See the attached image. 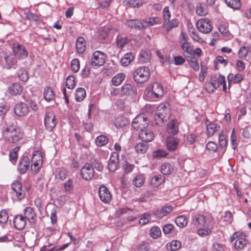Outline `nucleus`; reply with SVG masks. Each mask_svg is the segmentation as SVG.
Instances as JSON below:
<instances>
[{"mask_svg":"<svg viewBox=\"0 0 251 251\" xmlns=\"http://www.w3.org/2000/svg\"><path fill=\"white\" fill-rule=\"evenodd\" d=\"M30 164V159L27 156H21L18 165L19 172L22 174L25 173L29 167Z\"/></svg>","mask_w":251,"mask_h":251,"instance_id":"nucleus-18","label":"nucleus"},{"mask_svg":"<svg viewBox=\"0 0 251 251\" xmlns=\"http://www.w3.org/2000/svg\"><path fill=\"white\" fill-rule=\"evenodd\" d=\"M165 177L162 175L154 176L151 180V183L154 187H157L165 182Z\"/></svg>","mask_w":251,"mask_h":251,"instance_id":"nucleus-30","label":"nucleus"},{"mask_svg":"<svg viewBox=\"0 0 251 251\" xmlns=\"http://www.w3.org/2000/svg\"><path fill=\"white\" fill-rule=\"evenodd\" d=\"M76 101L79 102L82 101L86 97L85 90L81 87L78 88L75 93Z\"/></svg>","mask_w":251,"mask_h":251,"instance_id":"nucleus-43","label":"nucleus"},{"mask_svg":"<svg viewBox=\"0 0 251 251\" xmlns=\"http://www.w3.org/2000/svg\"><path fill=\"white\" fill-rule=\"evenodd\" d=\"M150 70L146 66L137 68L133 73L134 80L138 83H143L147 81L150 77Z\"/></svg>","mask_w":251,"mask_h":251,"instance_id":"nucleus-4","label":"nucleus"},{"mask_svg":"<svg viewBox=\"0 0 251 251\" xmlns=\"http://www.w3.org/2000/svg\"><path fill=\"white\" fill-rule=\"evenodd\" d=\"M145 182V177L143 175L139 174L136 175L132 180L133 184L137 187H140L143 185Z\"/></svg>","mask_w":251,"mask_h":251,"instance_id":"nucleus-39","label":"nucleus"},{"mask_svg":"<svg viewBox=\"0 0 251 251\" xmlns=\"http://www.w3.org/2000/svg\"><path fill=\"white\" fill-rule=\"evenodd\" d=\"M170 116V108L165 103H160L157 108L154 117L156 124L160 125L164 121H166Z\"/></svg>","mask_w":251,"mask_h":251,"instance_id":"nucleus-3","label":"nucleus"},{"mask_svg":"<svg viewBox=\"0 0 251 251\" xmlns=\"http://www.w3.org/2000/svg\"><path fill=\"white\" fill-rule=\"evenodd\" d=\"M173 208L172 206L166 204L161 209H156L152 211V214L156 218L161 219L171 213Z\"/></svg>","mask_w":251,"mask_h":251,"instance_id":"nucleus-17","label":"nucleus"},{"mask_svg":"<svg viewBox=\"0 0 251 251\" xmlns=\"http://www.w3.org/2000/svg\"><path fill=\"white\" fill-rule=\"evenodd\" d=\"M134 55L131 52L126 53L121 58L120 62L124 66H127L134 59Z\"/></svg>","mask_w":251,"mask_h":251,"instance_id":"nucleus-34","label":"nucleus"},{"mask_svg":"<svg viewBox=\"0 0 251 251\" xmlns=\"http://www.w3.org/2000/svg\"><path fill=\"white\" fill-rule=\"evenodd\" d=\"M13 54L19 59L25 58L28 55V52L25 47L19 44H13L12 48Z\"/></svg>","mask_w":251,"mask_h":251,"instance_id":"nucleus-11","label":"nucleus"},{"mask_svg":"<svg viewBox=\"0 0 251 251\" xmlns=\"http://www.w3.org/2000/svg\"><path fill=\"white\" fill-rule=\"evenodd\" d=\"M209 226L199 227L198 230V234L202 237L210 234L212 230L208 227Z\"/></svg>","mask_w":251,"mask_h":251,"instance_id":"nucleus-54","label":"nucleus"},{"mask_svg":"<svg viewBox=\"0 0 251 251\" xmlns=\"http://www.w3.org/2000/svg\"><path fill=\"white\" fill-rule=\"evenodd\" d=\"M99 196L100 200L104 202L108 203L111 200V195L108 189L103 185L100 186L99 189Z\"/></svg>","mask_w":251,"mask_h":251,"instance_id":"nucleus-15","label":"nucleus"},{"mask_svg":"<svg viewBox=\"0 0 251 251\" xmlns=\"http://www.w3.org/2000/svg\"><path fill=\"white\" fill-rule=\"evenodd\" d=\"M164 94V88L162 85L157 82L149 85L144 91L145 96L150 100L162 97Z\"/></svg>","mask_w":251,"mask_h":251,"instance_id":"nucleus-1","label":"nucleus"},{"mask_svg":"<svg viewBox=\"0 0 251 251\" xmlns=\"http://www.w3.org/2000/svg\"><path fill=\"white\" fill-rule=\"evenodd\" d=\"M67 173V172L65 169H60L55 175V178L56 179H59L61 180H63L66 178Z\"/></svg>","mask_w":251,"mask_h":251,"instance_id":"nucleus-62","label":"nucleus"},{"mask_svg":"<svg viewBox=\"0 0 251 251\" xmlns=\"http://www.w3.org/2000/svg\"><path fill=\"white\" fill-rule=\"evenodd\" d=\"M5 62V66L7 69L16 68L17 64V59L13 54L6 55L4 57Z\"/></svg>","mask_w":251,"mask_h":251,"instance_id":"nucleus-23","label":"nucleus"},{"mask_svg":"<svg viewBox=\"0 0 251 251\" xmlns=\"http://www.w3.org/2000/svg\"><path fill=\"white\" fill-rule=\"evenodd\" d=\"M190 59L188 60V63L194 71H198L200 68L199 64L197 58L194 56H190Z\"/></svg>","mask_w":251,"mask_h":251,"instance_id":"nucleus-55","label":"nucleus"},{"mask_svg":"<svg viewBox=\"0 0 251 251\" xmlns=\"http://www.w3.org/2000/svg\"><path fill=\"white\" fill-rule=\"evenodd\" d=\"M9 92L14 95H20L23 92V88L19 83H14L9 87Z\"/></svg>","mask_w":251,"mask_h":251,"instance_id":"nucleus-32","label":"nucleus"},{"mask_svg":"<svg viewBox=\"0 0 251 251\" xmlns=\"http://www.w3.org/2000/svg\"><path fill=\"white\" fill-rule=\"evenodd\" d=\"M163 16L164 20V25H165V23H169L170 20L171 14L169 11V8L168 6H165L163 10Z\"/></svg>","mask_w":251,"mask_h":251,"instance_id":"nucleus-58","label":"nucleus"},{"mask_svg":"<svg viewBox=\"0 0 251 251\" xmlns=\"http://www.w3.org/2000/svg\"><path fill=\"white\" fill-rule=\"evenodd\" d=\"M249 52V48L245 46H242L239 49L238 52V55L239 58L243 59L245 58Z\"/></svg>","mask_w":251,"mask_h":251,"instance_id":"nucleus-61","label":"nucleus"},{"mask_svg":"<svg viewBox=\"0 0 251 251\" xmlns=\"http://www.w3.org/2000/svg\"><path fill=\"white\" fill-rule=\"evenodd\" d=\"M243 79V76L240 74H237L234 75L233 74H229L227 76V80L229 84L232 81L234 83L240 82Z\"/></svg>","mask_w":251,"mask_h":251,"instance_id":"nucleus-36","label":"nucleus"},{"mask_svg":"<svg viewBox=\"0 0 251 251\" xmlns=\"http://www.w3.org/2000/svg\"><path fill=\"white\" fill-rule=\"evenodd\" d=\"M8 220L7 212L5 210H1L0 211V224H4L7 223Z\"/></svg>","mask_w":251,"mask_h":251,"instance_id":"nucleus-63","label":"nucleus"},{"mask_svg":"<svg viewBox=\"0 0 251 251\" xmlns=\"http://www.w3.org/2000/svg\"><path fill=\"white\" fill-rule=\"evenodd\" d=\"M196 13L199 16H204L207 14V11L204 9V7L202 6V4L199 3L196 9Z\"/></svg>","mask_w":251,"mask_h":251,"instance_id":"nucleus-64","label":"nucleus"},{"mask_svg":"<svg viewBox=\"0 0 251 251\" xmlns=\"http://www.w3.org/2000/svg\"><path fill=\"white\" fill-rule=\"evenodd\" d=\"M198 29L204 34L209 33L212 29V25L210 20L207 18H201L196 24Z\"/></svg>","mask_w":251,"mask_h":251,"instance_id":"nucleus-6","label":"nucleus"},{"mask_svg":"<svg viewBox=\"0 0 251 251\" xmlns=\"http://www.w3.org/2000/svg\"><path fill=\"white\" fill-rule=\"evenodd\" d=\"M181 47L186 57L191 56L192 53H194L193 46L188 42H183Z\"/></svg>","mask_w":251,"mask_h":251,"instance_id":"nucleus-27","label":"nucleus"},{"mask_svg":"<svg viewBox=\"0 0 251 251\" xmlns=\"http://www.w3.org/2000/svg\"><path fill=\"white\" fill-rule=\"evenodd\" d=\"M179 139L174 136L167 137L166 141V145L167 150L170 151L176 150L179 144Z\"/></svg>","mask_w":251,"mask_h":251,"instance_id":"nucleus-16","label":"nucleus"},{"mask_svg":"<svg viewBox=\"0 0 251 251\" xmlns=\"http://www.w3.org/2000/svg\"><path fill=\"white\" fill-rule=\"evenodd\" d=\"M225 77L221 75H214L211 77V82L213 84L215 87L217 89L222 85V83L225 81Z\"/></svg>","mask_w":251,"mask_h":251,"instance_id":"nucleus-28","label":"nucleus"},{"mask_svg":"<svg viewBox=\"0 0 251 251\" xmlns=\"http://www.w3.org/2000/svg\"><path fill=\"white\" fill-rule=\"evenodd\" d=\"M108 142V138L103 135H99L95 139L96 144L99 147L105 146L107 144Z\"/></svg>","mask_w":251,"mask_h":251,"instance_id":"nucleus-46","label":"nucleus"},{"mask_svg":"<svg viewBox=\"0 0 251 251\" xmlns=\"http://www.w3.org/2000/svg\"><path fill=\"white\" fill-rule=\"evenodd\" d=\"M56 124L54 114L52 112H47L44 118V125L46 129L49 131H52Z\"/></svg>","mask_w":251,"mask_h":251,"instance_id":"nucleus-10","label":"nucleus"},{"mask_svg":"<svg viewBox=\"0 0 251 251\" xmlns=\"http://www.w3.org/2000/svg\"><path fill=\"white\" fill-rule=\"evenodd\" d=\"M167 246L168 250L172 251H176L181 248V243L178 240H173L169 244H167Z\"/></svg>","mask_w":251,"mask_h":251,"instance_id":"nucleus-47","label":"nucleus"},{"mask_svg":"<svg viewBox=\"0 0 251 251\" xmlns=\"http://www.w3.org/2000/svg\"><path fill=\"white\" fill-rule=\"evenodd\" d=\"M135 149L138 153H144L148 149V145L144 142H140L136 145Z\"/></svg>","mask_w":251,"mask_h":251,"instance_id":"nucleus-49","label":"nucleus"},{"mask_svg":"<svg viewBox=\"0 0 251 251\" xmlns=\"http://www.w3.org/2000/svg\"><path fill=\"white\" fill-rule=\"evenodd\" d=\"M94 173L93 166L89 163L85 164L80 170L81 177L85 180H90L94 176Z\"/></svg>","mask_w":251,"mask_h":251,"instance_id":"nucleus-9","label":"nucleus"},{"mask_svg":"<svg viewBox=\"0 0 251 251\" xmlns=\"http://www.w3.org/2000/svg\"><path fill=\"white\" fill-rule=\"evenodd\" d=\"M227 5L234 9H238L241 7L240 0H225Z\"/></svg>","mask_w":251,"mask_h":251,"instance_id":"nucleus-48","label":"nucleus"},{"mask_svg":"<svg viewBox=\"0 0 251 251\" xmlns=\"http://www.w3.org/2000/svg\"><path fill=\"white\" fill-rule=\"evenodd\" d=\"M129 41V40L126 37L119 35L116 38V45L119 49H122Z\"/></svg>","mask_w":251,"mask_h":251,"instance_id":"nucleus-37","label":"nucleus"},{"mask_svg":"<svg viewBox=\"0 0 251 251\" xmlns=\"http://www.w3.org/2000/svg\"><path fill=\"white\" fill-rule=\"evenodd\" d=\"M133 248L137 251H149L150 250L149 244L145 241H143L134 245Z\"/></svg>","mask_w":251,"mask_h":251,"instance_id":"nucleus-35","label":"nucleus"},{"mask_svg":"<svg viewBox=\"0 0 251 251\" xmlns=\"http://www.w3.org/2000/svg\"><path fill=\"white\" fill-rule=\"evenodd\" d=\"M142 23L144 25V29L147 26H152L154 25L160 23V19L158 17H150L147 18L142 20Z\"/></svg>","mask_w":251,"mask_h":251,"instance_id":"nucleus-31","label":"nucleus"},{"mask_svg":"<svg viewBox=\"0 0 251 251\" xmlns=\"http://www.w3.org/2000/svg\"><path fill=\"white\" fill-rule=\"evenodd\" d=\"M132 90L133 88L130 84H125L121 88L120 95L122 96L129 95L132 92Z\"/></svg>","mask_w":251,"mask_h":251,"instance_id":"nucleus-42","label":"nucleus"},{"mask_svg":"<svg viewBox=\"0 0 251 251\" xmlns=\"http://www.w3.org/2000/svg\"><path fill=\"white\" fill-rule=\"evenodd\" d=\"M12 194H15L19 200L23 199L25 196V191L23 189L22 183L16 180L11 184Z\"/></svg>","mask_w":251,"mask_h":251,"instance_id":"nucleus-12","label":"nucleus"},{"mask_svg":"<svg viewBox=\"0 0 251 251\" xmlns=\"http://www.w3.org/2000/svg\"><path fill=\"white\" fill-rule=\"evenodd\" d=\"M127 4L132 7H140L143 5V2L140 0H126Z\"/></svg>","mask_w":251,"mask_h":251,"instance_id":"nucleus-59","label":"nucleus"},{"mask_svg":"<svg viewBox=\"0 0 251 251\" xmlns=\"http://www.w3.org/2000/svg\"><path fill=\"white\" fill-rule=\"evenodd\" d=\"M18 76L23 81H27L29 78V76L27 71L24 68H21L17 72Z\"/></svg>","mask_w":251,"mask_h":251,"instance_id":"nucleus-50","label":"nucleus"},{"mask_svg":"<svg viewBox=\"0 0 251 251\" xmlns=\"http://www.w3.org/2000/svg\"><path fill=\"white\" fill-rule=\"evenodd\" d=\"M206 134L209 137L212 136L216 131L220 128V126L209 121L208 120L206 121Z\"/></svg>","mask_w":251,"mask_h":251,"instance_id":"nucleus-26","label":"nucleus"},{"mask_svg":"<svg viewBox=\"0 0 251 251\" xmlns=\"http://www.w3.org/2000/svg\"><path fill=\"white\" fill-rule=\"evenodd\" d=\"M176 225L179 227L186 226L188 223L187 218L184 215L177 216L175 219Z\"/></svg>","mask_w":251,"mask_h":251,"instance_id":"nucleus-40","label":"nucleus"},{"mask_svg":"<svg viewBox=\"0 0 251 251\" xmlns=\"http://www.w3.org/2000/svg\"><path fill=\"white\" fill-rule=\"evenodd\" d=\"M24 217L30 223H34L36 220V215L34 209L31 207H26L24 210Z\"/></svg>","mask_w":251,"mask_h":251,"instance_id":"nucleus-22","label":"nucleus"},{"mask_svg":"<svg viewBox=\"0 0 251 251\" xmlns=\"http://www.w3.org/2000/svg\"><path fill=\"white\" fill-rule=\"evenodd\" d=\"M125 78V75L123 73H119L112 79V83L115 86L119 85Z\"/></svg>","mask_w":251,"mask_h":251,"instance_id":"nucleus-44","label":"nucleus"},{"mask_svg":"<svg viewBox=\"0 0 251 251\" xmlns=\"http://www.w3.org/2000/svg\"><path fill=\"white\" fill-rule=\"evenodd\" d=\"M126 25L129 27L136 30H144V25L142 20H129L126 21Z\"/></svg>","mask_w":251,"mask_h":251,"instance_id":"nucleus-24","label":"nucleus"},{"mask_svg":"<svg viewBox=\"0 0 251 251\" xmlns=\"http://www.w3.org/2000/svg\"><path fill=\"white\" fill-rule=\"evenodd\" d=\"M20 150V147L17 146L9 152V160L13 163L15 164L18 158L17 153Z\"/></svg>","mask_w":251,"mask_h":251,"instance_id":"nucleus-45","label":"nucleus"},{"mask_svg":"<svg viewBox=\"0 0 251 251\" xmlns=\"http://www.w3.org/2000/svg\"><path fill=\"white\" fill-rule=\"evenodd\" d=\"M14 111L17 116L23 117L28 114L29 108L27 104L23 102H20L15 104Z\"/></svg>","mask_w":251,"mask_h":251,"instance_id":"nucleus-13","label":"nucleus"},{"mask_svg":"<svg viewBox=\"0 0 251 251\" xmlns=\"http://www.w3.org/2000/svg\"><path fill=\"white\" fill-rule=\"evenodd\" d=\"M64 188L65 192L69 194H72L74 190V186L72 180L70 179H68L64 183Z\"/></svg>","mask_w":251,"mask_h":251,"instance_id":"nucleus-57","label":"nucleus"},{"mask_svg":"<svg viewBox=\"0 0 251 251\" xmlns=\"http://www.w3.org/2000/svg\"><path fill=\"white\" fill-rule=\"evenodd\" d=\"M178 123L176 120L171 121L168 124L167 131L169 133L176 134L178 130Z\"/></svg>","mask_w":251,"mask_h":251,"instance_id":"nucleus-29","label":"nucleus"},{"mask_svg":"<svg viewBox=\"0 0 251 251\" xmlns=\"http://www.w3.org/2000/svg\"><path fill=\"white\" fill-rule=\"evenodd\" d=\"M71 67L72 71L77 73L80 69L79 61L77 58L73 59L71 63Z\"/></svg>","mask_w":251,"mask_h":251,"instance_id":"nucleus-56","label":"nucleus"},{"mask_svg":"<svg viewBox=\"0 0 251 251\" xmlns=\"http://www.w3.org/2000/svg\"><path fill=\"white\" fill-rule=\"evenodd\" d=\"M42 156L40 153L33 154L31 159V170L32 172H36L41 168L42 164Z\"/></svg>","mask_w":251,"mask_h":251,"instance_id":"nucleus-14","label":"nucleus"},{"mask_svg":"<svg viewBox=\"0 0 251 251\" xmlns=\"http://www.w3.org/2000/svg\"><path fill=\"white\" fill-rule=\"evenodd\" d=\"M119 162V154L117 152H113L110 156L108 163V168L109 170L112 172H115L117 169Z\"/></svg>","mask_w":251,"mask_h":251,"instance_id":"nucleus-21","label":"nucleus"},{"mask_svg":"<svg viewBox=\"0 0 251 251\" xmlns=\"http://www.w3.org/2000/svg\"><path fill=\"white\" fill-rule=\"evenodd\" d=\"M206 148L210 152H215L217 151L218 146L214 142L210 141L207 143Z\"/></svg>","mask_w":251,"mask_h":251,"instance_id":"nucleus-60","label":"nucleus"},{"mask_svg":"<svg viewBox=\"0 0 251 251\" xmlns=\"http://www.w3.org/2000/svg\"><path fill=\"white\" fill-rule=\"evenodd\" d=\"M13 223L15 228L21 230L25 227L26 220L22 214H17L13 218Z\"/></svg>","mask_w":251,"mask_h":251,"instance_id":"nucleus-20","label":"nucleus"},{"mask_svg":"<svg viewBox=\"0 0 251 251\" xmlns=\"http://www.w3.org/2000/svg\"><path fill=\"white\" fill-rule=\"evenodd\" d=\"M83 126L87 131H90L93 128V125L90 122V112L86 116L85 121H83Z\"/></svg>","mask_w":251,"mask_h":251,"instance_id":"nucleus-51","label":"nucleus"},{"mask_svg":"<svg viewBox=\"0 0 251 251\" xmlns=\"http://www.w3.org/2000/svg\"><path fill=\"white\" fill-rule=\"evenodd\" d=\"M106 55L101 51L96 50L93 53L91 64L94 68L102 66L105 62Z\"/></svg>","mask_w":251,"mask_h":251,"instance_id":"nucleus-5","label":"nucleus"},{"mask_svg":"<svg viewBox=\"0 0 251 251\" xmlns=\"http://www.w3.org/2000/svg\"><path fill=\"white\" fill-rule=\"evenodd\" d=\"M249 244V241L245 238V235L243 233H241L240 237L235 240L234 246L236 249L238 250H243Z\"/></svg>","mask_w":251,"mask_h":251,"instance_id":"nucleus-25","label":"nucleus"},{"mask_svg":"<svg viewBox=\"0 0 251 251\" xmlns=\"http://www.w3.org/2000/svg\"><path fill=\"white\" fill-rule=\"evenodd\" d=\"M173 170V167L168 163H164L160 166V171L164 175H170Z\"/></svg>","mask_w":251,"mask_h":251,"instance_id":"nucleus-41","label":"nucleus"},{"mask_svg":"<svg viewBox=\"0 0 251 251\" xmlns=\"http://www.w3.org/2000/svg\"><path fill=\"white\" fill-rule=\"evenodd\" d=\"M76 48L79 53H83L86 50L85 39L82 37H79L76 40Z\"/></svg>","mask_w":251,"mask_h":251,"instance_id":"nucleus-33","label":"nucleus"},{"mask_svg":"<svg viewBox=\"0 0 251 251\" xmlns=\"http://www.w3.org/2000/svg\"><path fill=\"white\" fill-rule=\"evenodd\" d=\"M76 84L75 77L73 75H69L66 80V87L70 89L74 88Z\"/></svg>","mask_w":251,"mask_h":251,"instance_id":"nucleus-53","label":"nucleus"},{"mask_svg":"<svg viewBox=\"0 0 251 251\" xmlns=\"http://www.w3.org/2000/svg\"><path fill=\"white\" fill-rule=\"evenodd\" d=\"M2 135L5 140L10 143H15L22 139L23 133L19 128L9 127L3 131Z\"/></svg>","mask_w":251,"mask_h":251,"instance_id":"nucleus-2","label":"nucleus"},{"mask_svg":"<svg viewBox=\"0 0 251 251\" xmlns=\"http://www.w3.org/2000/svg\"><path fill=\"white\" fill-rule=\"evenodd\" d=\"M208 219L203 215L195 214L192 217V225L195 227L209 226Z\"/></svg>","mask_w":251,"mask_h":251,"instance_id":"nucleus-8","label":"nucleus"},{"mask_svg":"<svg viewBox=\"0 0 251 251\" xmlns=\"http://www.w3.org/2000/svg\"><path fill=\"white\" fill-rule=\"evenodd\" d=\"M54 96V93L51 87L49 86L46 87L44 92V97L45 100L47 101H50L53 99Z\"/></svg>","mask_w":251,"mask_h":251,"instance_id":"nucleus-38","label":"nucleus"},{"mask_svg":"<svg viewBox=\"0 0 251 251\" xmlns=\"http://www.w3.org/2000/svg\"><path fill=\"white\" fill-rule=\"evenodd\" d=\"M150 234L151 238L157 239L161 235V231L158 226H153L150 229Z\"/></svg>","mask_w":251,"mask_h":251,"instance_id":"nucleus-52","label":"nucleus"},{"mask_svg":"<svg viewBox=\"0 0 251 251\" xmlns=\"http://www.w3.org/2000/svg\"><path fill=\"white\" fill-rule=\"evenodd\" d=\"M139 135L141 140L144 142H151L154 137L153 131L146 127L140 131Z\"/></svg>","mask_w":251,"mask_h":251,"instance_id":"nucleus-19","label":"nucleus"},{"mask_svg":"<svg viewBox=\"0 0 251 251\" xmlns=\"http://www.w3.org/2000/svg\"><path fill=\"white\" fill-rule=\"evenodd\" d=\"M147 126V119L142 114L137 116L132 121V126L136 130L140 129L141 130Z\"/></svg>","mask_w":251,"mask_h":251,"instance_id":"nucleus-7","label":"nucleus"}]
</instances>
